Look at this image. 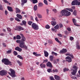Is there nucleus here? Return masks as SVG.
I'll return each mask as SVG.
<instances>
[{"mask_svg": "<svg viewBox=\"0 0 80 80\" xmlns=\"http://www.w3.org/2000/svg\"><path fill=\"white\" fill-rule=\"evenodd\" d=\"M19 47L22 48H25L26 50L28 49V47L25 44V42H21L19 44Z\"/></svg>", "mask_w": 80, "mask_h": 80, "instance_id": "nucleus-6", "label": "nucleus"}, {"mask_svg": "<svg viewBox=\"0 0 80 80\" xmlns=\"http://www.w3.org/2000/svg\"><path fill=\"white\" fill-rule=\"evenodd\" d=\"M40 67H41V68H45L46 65L43 63L41 64L40 65Z\"/></svg>", "mask_w": 80, "mask_h": 80, "instance_id": "nucleus-21", "label": "nucleus"}, {"mask_svg": "<svg viewBox=\"0 0 80 80\" xmlns=\"http://www.w3.org/2000/svg\"><path fill=\"white\" fill-rule=\"evenodd\" d=\"M53 56H50L49 57V60L50 61H53Z\"/></svg>", "mask_w": 80, "mask_h": 80, "instance_id": "nucleus-24", "label": "nucleus"}, {"mask_svg": "<svg viewBox=\"0 0 80 80\" xmlns=\"http://www.w3.org/2000/svg\"><path fill=\"white\" fill-rule=\"evenodd\" d=\"M17 62L19 64V66H21V65H22V62H20V61L19 60L17 61Z\"/></svg>", "mask_w": 80, "mask_h": 80, "instance_id": "nucleus-30", "label": "nucleus"}, {"mask_svg": "<svg viewBox=\"0 0 80 80\" xmlns=\"http://www.w3.org/2000/svg\"><path fill=\"white\" fill-rule=\"evenodd\" d=\"M46 28L47 29H49L50 28V26L48 25H47L45 26Z\"/></svg>", "mask_w": 80, "mask_h": 80, "instance_id": "nucleus-40", "label": "nucleus"}, {"mask_svg": "<svg viewBox=\"0 0 80 80\" xmlns=\"http://www.w3.org/2000/svg\"><path fill=\"white\" fill-rule=\"evenodd\" d=\"M33 55H35V56H36V57H37V52H34L33 53Z\"/></svg>", "mask_w": 80, "mask_h": 80, "instance_id": "nucleus-50", "label": "nucleus"}, {"mask_svg": "<svg viewBox=\"0 0 80 80\" xmlns=\"http://www.w3.org/2000/svg\"><path fill=\"white\" fill-rule=\"evenodd\" d=\"M67 52L66 49H62V50L60 51V53H66V52Z\"/></svg>", "mask_w": 80, "mask_h": 80, "instance_id": "nucleus-14", "label": "nucleus"}, {"mask_svg": "<svg viewBox=\"0 0 80 80\" xmlns=\"http://www.w3.org/2000/svg\"><path fill=\"white\" fill-rule=\"evenodd\" d=\"M5 15H7V14H8V12L7 11V10L5 11Z\"/></svg>", "mask_w": 80, "mask_h": 80, "instance_id": "nucleus-64", "label": "nucleus"}, {"mask_svg": "<svg viewBox=\"0 0 80 80\" xmlns=\"http://www.w3.org/2000/svg\"><path fill=\"white\" fill-rule=\"evenodd\" d=\"M66 10H68V11H70V12H73V9L71 8H66Z\"/></svg>", "mask_w": 80, "mask_h": 80, "instance_id": "nucleus-28", "label": "nucleus"}, {"mask_svg": "<svg viewBox=\"0 0 80 80\" xmlns=\"http://www.w3.org/2000/svg\"><path fill=\"white\" fill-rule=\"evenodd\" d=\"M2 63H4L5 65H12V62L9 61V60L5 58L2 59Z\"/></svg>", "mask_w": 80, "mask_h": 80, "instance_id": "nucleus-4", "label": "nucleus"}, {"mask_svg": "<svg viewBox=\"0 0 80 80\" xmlns=\"http://www.w3.org/2000/svg\"><path fill=\"white\" fill-rule=\"evenodd\" d=\"M59 25L60 28H62V27H63V25H62V24L60 23L59 24Z\"/></svg>", "mask_w": 80, "mask_h": 80, "instance_id": "nucleus-53", "label": "nucleus"}, {"mask_svg": "<svg viewBox=\"0 0 80 80\" xmlns=\"http://www.w3.org/2000/svg\"><path fill=\"white\" fill-rule=\"evenodd\" d=\"M50 79L51 80H55V79H54V78H53V77L52 76H51L49 77Z\"/></svg>", "mask_w": 80, "mask_h": 80, "instance_id": "nucleus-42", "label": "nucleus"}, {"mask_svg": "<svg viewBox=\"0 0 80 80\" xmlns=\"http://www.w3.org/2000/svg\"><path fill=\"white\" fill-rule=\"evenodd\" d=\"M51 54H52V55H55L56 56L58 55V54L57 53L53 51L52 52Z\"/></svg>", "mask_w": 80, "mask_h": 80, "instance_id": "nucleus-27", "label": "nucleus"}, {"mask_svg": "<svg viewBox=\"0 0 80 80\" xmlns=\"http://www.w3.org/2000/svg\"><path fill=\"white\" fill-rule=\"evenodd\" d=\"M55 40L56 42H58L59 41V40H58V39L57 38H55Z\"/></svg>", "mask_w": 80, "mask_h": 80, "instance_id": "nucleus-62", "label": "nucleus"}, {"mask_svg": "<svg viewBox=\"0 0 80 80\" xmlns=\"http://www.w3.org/2000/svg\"><path fill=\"white\" fill-rule=\"evenodd\" d=\"M44 3L47 5H48V2H47V1L46 0H44Z\"/></svg>", "mask_w": 80, "mask_h": 80, "instance_id": "nucleus-41", "label": "nucleus"}, {"mask_svg": "<svg viewBox=\"0 0 80 80\" xmlns=\"http://www.w3.org/2000/svg\"><path fill=\"white\" fill-rule=\"evenodd\" d=\"M13 53L15 55H18V53L15 51L13 52Z\"/></svg>", "mask_w": 80, "mask_h": 80, "instance_id": "nucleus-44", "label": "nucleus"}, {"mask_svg": "<svg viewBox=\"0 0 80 80\" xmlns=\"http://www.w3.org/2000/svg\"><path fill=\"white\" fill-rule=\"evenodd\" d=\"M22 23L24 24V25H26V23H27V22L25 21H22Z\"/></svg>", "mask_w": 80, "mask_h": 80, "instance_id": "nucleus-47", "label": "nucleus"}, {"mask_svg": "<svg viewBox=\"0 0 80 80\" xmlns=\"http://www.w3.org/2000/svg\"><path fill=\"white\" fill-rule=\"evenodd\" d=\"M16 16L17 17H18V18L19 19H22V16L20 15V14H17L16 15Z\"/></svg>", "mask_w": 80, "mask_h": 80, "instance_id": "nucleus-17", "label": "nucleus"}, {"mask_svg": "<svg viewBox=\"0 0 80 80\" xmlns=\"http://www.w3.org/2000/svg\"><path fill=\"white\" fill-rule=\"evenodd\" d=\"M3 7H2V5H0V10H3Z\"/></svg>", "mask_w": 80, "mask_h": 80, "instance_id": "nucleus-55", "label": "nucleus"}, {"mask_svg": "<svg viewBox=\"0 0 80 80\" xmlns=\"http://www.w3.org/2000/svg\"><path fill=\"white\" fill-rule=\"evenodd\" d=\"M38 2V0H34L32 1L33 3L35 4Z\"/></svg>", "mask_w": 80, "mask_h": 80, "instance_id": "nucleus-37", "label": "nucleus"}, {"mask_svg": "<svg viewBox=\"0 0 80 80\" xmlns=\"http://www.w3.org/2000/svg\"><path fill=\"white\" fill-rule=\"evenodd\" d=\"M70 14H71V13L66 10H62L60 14L62 16H66V17L70 16Z\"/></svg>", "mask_w": 80, "mask_h": 80, "instance_id": "nucleus-1", "label": "nucleus"}, {"mask_svg": "<svg viewBox=\"0 0 80 80\" xmlns=\"http://www.w3.org/2000/svg\"><path fill=\"white\" fill-rule=\"evenodd\" d=\"M53 72H58V70L57 69H55V70H52Z\"/></svg>", "mask_w": 80, "mask_h": 80, "instance_id": "nucleus-51", "label": "nucleus"}, {"mask_svg": "<svg viewBox=\"0 0 80 80\" xmlns=\"http://www.w3.org/2000/svg\"><path fill=\"white\" fill-rule=\"evenodd\" d=\"M17 40H20L21 39V36L20 35H18L16 36Z\"/></svg>", "mask_w": 80, "mask_h": 80, "instance_id": "nucleus-23", "label": "nucleus"}, {"mask_svg": "<svg viewBox=\"0 0 80 80\" xmlns=\"http://www.w3.org/2000/svg\"><path fill=\"white\" fill-rule=\"evenodd\" d=\"M9 70L11 72H8V74L12 77V78H15L17 76L15 75V71L12 69H10Z\"/></svg>", "mask_w": 80, "mask_h": 80, "instance_id": "nucleus-2", "label": "nucleus"}, {"mask_svg": "<svg viewBox=\"0 0 80 80\" xmlns=\"http://www.w3.org/2000/svg\"><path fill=\"white\" fill-rule=\"evenodd\" d=\"M48 43H50V44H52V43H53V42H52V41L49 40L48 41Z\"/></svg>", "mask_w": 80, "mask_h": 80, "instance_id": "nucleus-56", "label": "nucleus"}, {"mask_svg": "<svg viewBox=\"0 0 80 80\" xmlns=\"http://www.w3.org/2000/svg\"><path fill=\"white\" fill-rule=\"evenodd\" d=\"M17 57L19 58H20V59H21V60H23V57L20 55H18L17 56Z\"/></svg>", "mask_w": 80, "mask_h": 80, "instance_id": "nucleus-25", "label": "nucleus"}, {"mask_svg": "<svg viewBox=\"0 0 80 80\" xmlns=\"http://www.w3.org/2000/svg\"><path fill=\"white\" fill-rule=\"evenodd\" d=\"M15 50H17V51H18V52H21L22 51V49L18 47H16L15 48Z\"/></svg>", "mask_w": 80, "mask_h": 80, "instance_id": "nucleus-12", "label": "nucleus"}, {"mask_svg": "<svg viewBox=\"0 0 80 80\" xmlns=\"http://www.w3.org/2000/svg\"><path fill=\"white\" fill-rule=\"evenodd\" d=\"M67 29L68 31H69V32H70V31H71V28H68Z\"/></svg>", "mask_w": 80, "mask_h": 80, "instance_id": "nucleus-59", "label": "nucleus"}, {"mask_svg": "<svg viewBox=\"0 0 80 80\" xmlns=\"http://www.w3.org/2000/svg\"><path fill=\"white\" fill-rule=\"evenodd\" d=\"M16 10V13H20V10L17 8H15Z\"/></svg>", "mask_w": 80, "mask_h": 80, "instance_id": "nucleus-20", "label": "nucleus"}, {"mask_svg": "<svg viewBox=\"0 0 80 80\" xmlns=\"http://www.w3.org/2000/svg\"><path fill=\"white\" fill-rule=\"evenodd\" d=\"M73 68L74 69H72L73 72H71V74L72 75L76 76V73L77 72V69H78V67L77 66L74 65L73 67Z\"/></svg>", "mask_w": 80, "mask_h": 80, "instance_id": "nucleus-3", "label": "nucleus"}, {"mask_svg": "<svg viewBox=\"0 0 80 80\" xmlns=\"http://www.w3.org/2000/svg\"><path fill=\"white\" fill-rule=\"evenodd\" d=\"M44 53L45 57H47L48 56V55H49L48 52H47V51H44Z\"/></svg>", "mask_w": 80, "mask_h": 80, "instance_id": "nucleus-15", "label": "nucleus"}, {"mask_svg": "<svg viewBox=\"0 0 80 80\" xmlns=\"http://www.w3.org/2000/svg\"><path fill=\"white\" fill-rule=\"evenodd\" d=\"M64 72H67V71H68L69 69L67 68H65L63 69Z\"/></svg>", "mask_w": 80, "mask_h": 80, "instance_id": "nucleus-31", "label": "nucleus"}, {"mask_svg": "<svg viewBox=\"0 0 80 80\" xmlns=\"http://www.w3.org/2000/svg\"><path fill=\"white\" fill-rule=\"evenodd\" d=\"M20 35L21 36V42H25V41L26 40V38L23 36V34L21 33L20 34Z\"/></svg>", "mask_w": 80, "mask_h": 80, "instance_id": "nucleus-9", "label": "nucleus"}, {"mask_svg": "<svg viewBox=\"0 0 80 80\" xmlns=\"http://www.w3.org/2000/svg\"><path fill=\"white\" fill-rule=\"evenodd\" d=\"M66 59H67L66 61L68 62H72V58L69 56H67L65 58Z\"/></svg>", "mask_w": 80, "mask_h": 80, "instance_id": "nucleus-10", "label": "nucleus"}, {"mask_svg": "<svg viewBox=\"0 0 80 80\" xmlns=\"http://www.w3.org/2000/svg\"><path fill=\"white\" fill-rule=\"evenodd\" d=\"M51 25L53 26H55L57 24L56 21H52L51 22Z\"/></svg>", "mask_w": 80, "mask_h": 80, "instance_id": "nucleus-18", "label": "nucleus"}, {"mask_svg": "<svg viewBox=\"0 0 80 80\" xmlns=\"http://www.w3.org/2000/svg\"><path fill=\"white\" fill-rule=\"evenodd\" d=\"M73 15L75 16H76L77 15V11H76V10H74V12H73Z\"/></svg>", "mask_w": 80, "mask_h": 80, "instance_id": "nucleus-35", "label": "nucleus"}, {"mask_svg": "<svg viewBox=\"0 0 80 80\" xmlns=\"http://www.w3.org/2000/svg\"><path fill=\"white\" fill-rule=\"evenodd\" d=\"M58 36L60 37H62V35L61 34H58Z\"/></svg>", "mask_w": 80, "mask_h": 80, "instance_id": "nucleus-61", "label": "nucleus"}, {"mask_svg": "<svg viewBox=\"0 0 80 80\" xmlns=\"http://www.w3.org/2000/svg\"><path fill=\"white\" fill-rule=\"evenodd\" d=\"M72 20L73 23H76V20H75V19L73 18L72 19Z\"/></svg>", "mask_w": 80, "mask_h": 80, "instance_id": "nucleus-49", "label": "nucleus"}, {"mask_svg": "<svg viewBox=\"0 0 80 80\" xmlns=\"http://www.w3.org/2000/svg\"><path fill=\"white\" fill-rule=\"evenodd\" d=\"M15 20L17 21V22H20V19H19L18 18H15Z\"/></svg>", "mask_w": 80, "mask_h": 80, "instance_id": "nucleus-46", "label": "nucleus"}, {"mask_svg": "<svg viewBox=\"0 0 80 80\" xmlns=\"http://www.w3.org/2000/svg\"><path fill=\"white\" fill-rule=\"evenodd\" d=\"M3 1H4L5 3H9V2L7 0H3Z\"/></svg>", "mask_w": 80, "mask_h": 80, "instance_id": "nucleus-57", "label": "nucleus"}, {"mask_svg": "<svg viewBox=\"0 0 80 80\" xmlns=\"http://www.w3.org/2000/svg\"><path fill=\"white\" fill-rule=\"evenodd\" d=\"M12 49H10L9 50H8L7 52V53H8V54L11 53H12Z\"/></svg>", "mask_w": 80, "mask_h": 80, "instance_id": "nucleus-29", "label": "nucleus"}, {"mask_svg": "<svg viewBox=\"0 0 80 80\" xmlns=\"http://www.w3.org/2000/svg\"><path fill=\"white\" fill-rule=\"evenodd\" d=\"M35 20L37 22L39 21V20H38V17H36L35 18Z\"/></svg>", "mask_w": 80, "mask_h": 80, "instance_id": "nucleus-45", "label": "nucleus"}, {"mask_svg": "<svg viewBox=\"0 0 80 80\" xmlns=\"http://www.w3.org/2000/svg\"><path fill=\"white\" fill-rule=\"evenodd\" d=\"M18 28L20 30H23V28L21 26H19L18 27Z\"/></svg>", "mask_w": 80, "mask_h": 80, "instance_id": "nucleus-36", "label": "nucleus"}, {"mask_svg": "<svg viewBox=\"0 0 80 80\" xmlns=\"http://www.w3.org/2000/svg\"><path fill=\"white\" fill-rule=\"evenodd\" d=\"M46 65L47 67H48L50 68H52V67H53V66H52V63L50 62H47Z\"/></svg>", "mask_w": 80, "mask_h": 80, "instance_id": "nucleus-11", "label": "nucleus"}, {"mask_svg": "<svg viewBox=\"0 0 80 80\" xmlns=\"http://www.w3.org/2000/svg\"><path fill=\"white\" fill-rule=\"evenodd\" d=\"M47 71L49 73H50V72H51V69H47Z\"/></svg>", "mask_w": 80, "mask_h": 80, "instance_id": "nucleus-54", "label": "nucleus"}, {"mask_svg": "<svg viewBox=\"0 0 80 80\" xmlns=\"http://www.w3.org/2000/svg\"><path fill=\"white\" fill-rule=\"evenodd\" d=\"M54 78L56 80H60V77L59 76L57 75H54Z\"/></svg>", "mask_w": 80, "mask_h": 80, "instance_id": "nucleus-13", "label": "nucleus"}, {"mask_svg": "<svg viewBox=\"0 0 80 80\" xmlns=\"http://www.w3.org/2000/svg\"><path fill=\"white\" fill-rule=\"evenodd\" d=\"M22 2L24 3H26L27 2V0H21Z\"/></svg>", "mask_w": 80, "mask_h": 80, "instance_id": "nucleus-33", "label": "nucleus"}, {"mask_svg": "<svg viewBox=\"0 0 80 80\" xmlns=\"http://www.w3.org/2000/svg\"><path fill=\"white\" fill-rule=\"evenodd\" d=\"M34 10L35 11H36L37 10V5H35L34 7Z\"/></svg>", "mask_w": 80, "mask_h": 80, "instance_id": "nucleus-34", "label": "nucleus"}, {"mask_svg": "<svg viewBox=\"0 0 80 80\" xmlns=\"http://www.w3.org/2000/svg\"><path fill=\"white\" fill-rule=\"evenodd\" d=\"M65 55H66V56H70V57H71L72 58H74L73 56V54H70V53H68L66 54Z\"/></svg>", "mask_w": 80, "mask_h": 80, "instance_id": "nucleus-16", "label": "nucleus"}, {"mask_svg": "<svg viewBox=\"0 0 80 80\" xmlns=\"http://www.w3.org/2000/svg\"><path fill=\"white\" fill-rule=\"evenodd\" d=\"M8 9L9 12H13V10H12V7L8 6Z\"/></svg>", "mask_w": 80, "mask_h": 80, "instance_id": "nucleus-22", "label": "nucleus"}, {"mask_svg": "<svg viewBox=\"0 0 80 80\" xmlns=\"http://www.w3.org/2000/svg\"><path fill=\"white\" fill-rule=\"evenodd\" d=\"M32 23H33L32 22L29 21L28 22V25H32Z\"/></svg>", "mask_w": 80, "mask_h": 80, "instance_id": "nucleus-43", "label": "nucleus"}, {"mask_svg": "<svg viewBox=\"0 0 80 80\" xmlns=\"http://www.w3.org/2000/svg\"><path fill=\"white\" fill-rule=\"evenodd\" d=\"M73 39H74V38H73V37H70V40H71V41H72V40H73Z\"/></svg>", "mask_w": 80, "mask_h": 80, "instance_id": "nucleus-48", "label": "nucleus"}, {"mask_svg": "<svg viewBox=\"0 0 80 80\" xmlns=\"http://www.w3.org/2000/svg\"><path fill=\"white\" fill-rule=\"evenodd\" d=\"M72 5H80V2H78V0H74L71 4Z\"/></svg>", "mask_w": 80, "mask_h": 80, "instance_id": "nucleus-7", "label": "nucleus"}, {"mask_svg": "<svg viewBox=\"0 0 80 80\" xmlns=\"http://www.w3.org/2000/svg\"><path fill=\"white\" fill-rule=\"evenodd\" d=\"M48 62V60L47 59H45V60H44L43 63H46Z\"/></svg>", "mask_w": 80, "mask_h": 80, "instance_id": "nucleus-52", "label": "nucleus"}, {"mask_svg": "<svg viewBox=\"0 0 80 80\" xmlns=\"http://www.w3.org/2000/svg\"><path fill=\"white\" fill-rule=\"evenodd\" d=\"M76 48L78 50H80V46L79 45H76Z\"/></svg>", "mask_w": 80, "mask_h": 80, "instance_id": "nucleus-39", "label": "nucleus"}, {"mask_svg": "<svg viewBox=\"0 0 80 80\" xmlns=\"http://www.w3.org/2000/svg\"><path fill=\"white\" fill-rule=\"evenodd\" d=\"M31 26L32 28L34 29V30H38L39 29V27L38 24L35 23H33Z\"/></svg>", "mask_w": 80, "mask_h": 80, "instance_id": "nucleus-5", "label": "nucleus"}, {"mask_svg": "<svg viewBox=\"0 0 80 80\" xmlns=\"http://www.w3.org/2000/svg\"><path fill=\"white\" fill-rule=\"evenodd\" d=\"M43 5V3H42V2H40L39 4H38V7H42V6Z\"/></svg>", "mask_w": 80, "mask_h": 80, "instance_id": "nucleus-32", "label": "nucleus"}, {"mask_svg": "<svg viewBox=\"0 0 80 80\" xmlns=\"http://www.w3.org/2000/svg\"><path fill=\"white\" fill-rule=\"evenodd\" d=\"M7 30L8 32H10L12 30L10 28H7Z\"/></svg>", "mask_w": 80, "mask_h": 80, "instance_id": "nucleus-58", "label": "nucleus"}, {"mask_svg": "<svg viewBox=\"0 0 80 80\" xmlns=\"http://www.w3.org/2000/svg\"><path fill=\"white\" fill-rule=\"evenodd\" d=\"M2 45H3V47H6V44H5V43H2Z\"/></svg>", "mask_w": 80, "mask_h": 80, "instance_id": "nucleus-63", "label": "nucleus"}, {"mask_svg": "<svg viewBox=\"0 0 80 80\" xmlns=\"http://www.w3.org/2000/svg\"><path fill=\"white\" fill-rule=\"evenodd\" d=\"M16 42H17L18 43L20 44V43L22 42L21 40H16Z\"/></svg>", "mask_w": 80, "mask_h": 80, "instance_id": "nucleus-38", "label": "nucleus"}, {"mask_svg": "<svg viewBox=\"0 0 80 80\" xmlns=\"http://www.w3.org/2000/svg\"><path fill=\"white\" fill-rule=\"evenodd\" d=\"M7 71H4L3 70H2L0 71V75L1 76H3V75H7Z\"/></svg>", "mask_w": 80, "mask_h": 80, "instance_id": "nucleus-8", "label": "nucleus"}, {"mask_svg": "<svg viewBox=\"0 0 80 80\" xmlns=\"http://www.w3.org/2000/svg\"><path fill=\"white\" fill-rule=\"evenodd\" d=\"M37 16L39 18H42V15L38 13L37 14Z\"/></svg>", "mask_w": 80, "mask_h": 80, "instance_id": "nucleus-19", "label": "nucleus"}, {"mask_svg": "<svg viewBox=\"0 0 80 80\" xmlns=\"http://www.w3.org/2000/svg\"><path fill=\"white\" fill-rule=\"evenodd\" d=\"M53 11L55 13H57V9H53Z\"/></svg>", "mask_w": 80, "mask_h": 80, "instance_id": "nucleus-60", "label": "nucleus"}, {"mask_svg": "<svg viewBox=\"0 0 80 80\" xmlns=\"http://www.w3.org/2000/svg\"><path fill=\"white\" fill-rule=\"evenodd\" d=\"M55 29L57 30V29H58L59 28V26L57 24L56 26L54 27Z\"/></svg>", "mask_w": 80, "mask_h": 80, "instance_id": "nucleus-26", "label": "nucleus"}]
</instances>
